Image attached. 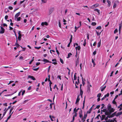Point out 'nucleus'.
Segmentation results:
<instances>
[{"instance_id": "nucleus-8", "label": "nucleus", "mask_w": 122, "mask_h": 122, "mask_svg": "<svg viewBox=\"0 0 122 122\" xmlns=\"http://www.w3.org/2000/svg\"><path fill=\"white\" fill-rule=\"evenodd\" d=\"M14 31V32L15 33V35L16 37V42L15 44V46H16L17 47H18L20 46L17 43V36L16 35V34H15V31Z\"/></svg>"}, {"instance_id": "nucleus-23", "label": "nucleus", "mask_w": 122, "mask_h": 122, "mask_svg": "<svg viewBox=\"0 0 122 122\" xmlns=\"http://www.w3.org/2000/svg\"><path fill=\"white\" fill-rule=\"evenodd\" d=\"M13 112L12 113H11V114H10V115L7 118V120H9V119L11 117V115L13 113Z\"/></svg>"}, {"instance_id": "nucleus-39", "label": "nucleus", "mask_w": 122, "mask_h": 122, "mask_svg": "<svg viewBox=\"0 0 122 122\" xmlns=\"http://www.w3.org/2000/svg\"><path fill=\"white\" fill-rule=\"evenodd\" d=\"M101 95V93H99V94H98L97 95V97H98L100 98Z\"/></svg>"}, {"instance_id": "nucleus-21", "label": "nucleus", "mask_w": 122, "mask_h": 122, "mask_svg": "<svg viewBox=\"0 0 122 122\" xmlns=\"http://www.w3.org/2000/svg\"><path fill=\"white\" fill-rule=\"evenodd\" d=\"M75 48L76 50H79L80 49V47L79 46H78L76 47Z\"/></svg>"}, {"instance_id": "nucleus-47", "label": "nucleus", "mask_w": 122, "mask_h": 122, "mask_svg": "<svg viewBox=\"0 0 122 122\" xmlns=\"http://www.w3.org/2000/svg\"><path fill=\"white\" fill-rule=\"evenodd\" d=\"M85 97H84V101H83V106L84 107V104L85 103Z\"/></svg>"}, {"instance_id": "nucleus-34", "label": "nucleus", "mask_w": 122, "mask_h": 122, "mask_svg": "<svg viewBox=\"0 0 122 122\" xmlns=\"http://www.w3.org/2000/svg\"><path fill=\"white\" fill-rule=\"evenodd\" d=\"M101 46V41L100 42H99L98 44L97 47H100Z\"/></svg>"}, {"instance_id": "nucleus-5", "label": "nucleus", "mask_w": 122, "mask_h": 122, "mask_svg": "<svg viewBox=\"0 0 122 122\" xmlns=\"http://www.w3.org/2000/svg\"><path fill=\"white\" fill-rule=\"evenodd\" d=\"M42 61H43L45 62L44 63V64H45L46 63H47V62H49V63H51V62H50V61H48V60H47L45 58H44L43 60H42Z\"/></svg>"}, {"instance_id": "nucleus-52", "label": "nucleus", "mask_w": 122, "mask_h": 122, "mask_svg": "<svg viewBox=\"0 0 122 122\" xmlns=\"http://www.w3.org/2000/svg\"><path fill=\"white\" fill-rule=\"evenodd\" d=\"M78 82L76 81V83H75V86H76V88H77V85H78Z\"/></svg>"}, {"instance_id": "nucleus-32", "label": "nucleus", "mask_w": 122, "mask_h": 122, "mask_svg": "<svg viewBox=\"0 0 122 122\" xmlns=\"http://www.w3.org/2000/svg\"><path fill=\"white\" fill-rule=\"evenodd\" d=\"M30 100L29 99H27L25 100L23 104H25L26 102H28Z\"/></svg>"}, {"instance_id": "nucleus-12", "label": "nucleus", "mask_w": 122, "mask_h": 122, "mask_svg": "<svg viewBox=\"0 0 122 122\" xmlns=\"http://www.w3.org/2000/svg\"><path fill=\"white\" fill-rule=\"evenodd\" d=\"M81 85H80V95L81 96V97H82V94L83 93V91H82L81 90Z\"/></svg>"}, {"instance_id": "nucleus-50", "label": "nucleus", "mask_w": 122, "mask_h": 122, "mask_svg": "<svg viewBox=\"0 0 122 122\" xmlns=\"http://www.w3.org/2000/svg\"><path fill=\"white\" fill-rule=\"evenodd\" d=\"M82 84H83V85H84V84H85V83H84V82L83 81V77H82Z\"/></svg>"}, {"instance_id": "nucleus-15", "label": "nucleus", "mask_w": 122, "mask_h": 122, "mask_svg": "<svg viewBox=\"0 0 122 122\" xmlns=\"http://www.w3.org/2000/svg\"><path fill=\"white\" fill-rule=\"evenodd\" d=\"M28 77L32 79L33 80H35V78L33 76H28Z\"/></svg>"}, {"instance_id": "nucleus-56", "label": "nucleus", "mask_w": 122, "mask_h": 122, "mask_svg": "<svg viewBox=\"0 0 122 122\" xmlns=\"http://www.w3.org/2000/svg\"><path fill=\"white\" fill-rule=\"evenodd\" d=\"M113 72H113V71H112V72H111V75H110V76H112V74H113Z\"/></svg>"}, {"instance_id": "nucleus-16", "label": "nucleus", "mask_w": 122, "mask_h": 122, "mask_svg": "<svg viewBox=\"0 0 122 122\" xmlns=\"http://www.w3.org/2000/svg\"><path fill=\"white\" fill-rule=\"evenodd\" d=\"M118 108H119V111H121L122 110V104L120 105L118 107Z\"/></svg>"}, {"instance_id": "nucleus-42", "label": "nucleus", "mask_w": 122, "mask_h": 122, "mask_svg": "<svg viewBox=\"0 0 122 122\" xmlns=\"http://www.w3.org/2000/svg\"><path fill=\"white\" fill-rule=\"evenodd\" d=\"M59 27L60 28H61V24L60 23V21H59Z\"/></svg>"}, {"instance_id": "nucleus-44", "label": "nucleus", "mask_w": 122, "mask_h": 122, "mask_svg": "<svg viewBox=\"0 0 122 122\" xmlns=\"http://www.w3.org/2000/svg\"><path fill=\"white\" fill-rule=\"evenodd\" d=\"M41 48V46H39V47H35V49H40V48Z\"/></svg>"}, {"instance_id": "nucleus-35", "label": "nucleus", "mask_w": 122, "mask_h": 122, "mask_svg": "<svg viewBox=\"0 0 122 122\" xmlns=\"http://www.w3.org/2000/svg\"><path fill=\"white\" fill-rule=\"evenodd\" d=\"M92 25L93 26H95L96 25V23L95 22H93L92 23Z\"/></svg>"}, {"instance_id": "nucleus-54", "label": "nucleus", "mask_w": 122, "mask_h": 122, "mask_svg": "<svg viewBox=\"0 0 122 122\" xmlns=\"http://www.w3.org/2000/svg\"><path fill=\"white\" fill-rule=\"evenodd\" d=\"M96 51H94L93 53V54L95 55L96 54Z\"/></svg>"}, {"instance_id": "nucleus-48", "label": "nucleus", "mask_w": 122, "mask_h": 122, "mask_svg": "<svg viewBox=\"0 0 122 122\" xmlns=\"http://www.w3.org/2000/svg\"><path fill=\"white\" fill-rule=\"evenodd\" d=\"M80 27V26H78L77 27L76 26H75V29H76V30H77Z\"/></svg>"}, {"instance_id": "nucleus-37", "label": "nucleus", "mask_w": 122, "mask_h": 122, "mask_svg": "<svg viewBox=\"0 0 122 122\" xmlns=\"http://www.w3.org/2000/svg\"><path fill=\"white\" fill-rule=\"evenodd\" d=\"M118 32V30L116 29L114 31V34H115L116 32Z\"/></svg>"}, {"instance_id": "nucleus-22", "label": "nucleus", "mask_w": 122, "mask_h": 122, "mask_svg": "<svg viewBox=\"0 0 122 122\" xmlns=\"http://www.w3.org/2000/svg\"><path fill=\"white\" fill-rule=\"evenodd\" d=\"M13 109H14V107H12L11 108V109H10V111L9 114H10L11 112L12 111V110H13Z\"/></svg>"}, {"instance_id": "nucleus-59", "label": "nucleus", "mask_w": 122, "mask_h": 122, "mask_svg": "<svg viewBox=\"0 0 122 122\" xmlns=\"http://www.w3.org/2000/svg\"><path fill=\"white\" fill-rule=\"evenodd\" d=\"M82 111L81 110L80 111L79 113V114L80 115L81 114H82Z\"/></svg>"}, {"instance_id": "nucleus-57", "label": "nucleus", "mask_w": 122, "mask_h": 122, "mask_svg": "<svg viewBox=\"0 0 122 122\" xmlns=\"http://www.w3.org/2000/svg\"><path fill=\"white\" fill-rule=\"evenodd\" d=\"M86 42L85 41V40L84 41V42L83 44V45L84 46H85L86 45Z\"/></svg>"}, {"instance_id": "nucleus-43", "label": "nucleus", "mask_w": 122, "mask_h": 122, "mask_svg": "<svg viewBox=\"0 0 122 122\" xmlns=\"http://www.w3.org/2000/svg\"><path fill=\"white\" fill-rule=\"evenodd\" d=\"M60 60L62 64H63V60L61 58H60Z\"/></svg>"}, {"instance_id": "nucleus-46", "label": "nucleus", "mask_w": 122, "mask_h": 122, "mask_svg": "<svg viewBox=\"0 0 122 122\" xmlns=\"http://www.w3.org/2000/svg\"><path fill=\"white\" fill-rule=\"evenodd\" d=\"M25 90H23L22 91V96H23V95L25 93Z\"/></svg>"}, {"instance_id": "nucleus-51", "label": "nucleus", "mask_w": 122, "mask_h": 122, "mask_svg": "<svg viewBox=\"0 0 122 122\" xmlns=\"http://www.w3.org/2000/svg\"><path fill=\"white\" fill-rule=\"evenodd\" d=\"M8 8L10 10H12L13 8L11 6H9Z\"/></svg>"}, {"instance_id": "nucleus-60", "label": "nucleus", "mask_w": 122, "mask_h": 122, "mask_svg": "<svg viewBox=\"0 0 122 122\" xmlns=\"http://www.w3.org/2000/svg\"><path fill=\"white\" fill-rule=\"evenodd\" d=\"M52 12V10H49V14H51Z\"/></svg>"}, {"instance_id": "nucleus-58", "label": "nucleus", "mask_w": 122, "mask_h": 122, "mask_svg": "<svg viewBox=\"0 0 122 122\" xmlns=\"http://www.w3.org/2000/svg\"><path fill=\"white\" fill-rule=\"evenodd\" d=\"M115 99H114V100L113 101V103L114 104H116V102H115V101L114 100Z\"/></svg>"}, {"instance_id": "nucleus-36", "label": "nucleus", "mask_w": 122, "mask_h": 122, "mask_svg": "<svg viewBox=\"0 0 122 122\" xmlns=\"http://www.w3.org/2000/svg\"><path fill=\"white\" fill-rule=\"evenodd\" d=\"M17 21H20V20L21 18L20 17H19L18 18H17Z\"/></svg>"}, {"instance_id": "nucleus-18", "label": "nucleus", "mask_w": 122, "mask_h": 122, "mask_svg": "<svg viewBox=\"0 0 122 122\" xmlns=\"http://www.w3.org/2000/svg\"><path fill=\"white\" fill-rule=\"evenodd\" d=\"M72 55V54L71 53H69L68 54V56L67 57V58H70Z\"/></svg>"}, {"instance_id": "nucleus-63", "label": "nucleus", "mask_w": 122, "mask_h": 122, "mask_svg": "<svg viewBox=\"0 0 122 122\" xmlns=\"http://www.w3.org/2000/svg\"><path fill=\"white\" fill-rule=\"evenodd\" d=\"M21 37H18V38L19 40L20 41L21 40Z\"/></svg>"}, {"instance_id": "nucleus-33", "label": "nucleus", "mask_w": 122, "mask_h": 122, "mask_svg": "<svg viewBox=\"0 0 122 122\" xmlns=\"http://www.w3.org/2000/svg\"><path fill=\"white\" fill-rule=\"evenodd\" d=\"M96 33H97V36H99V35H100L101 34V32H100V33H99V32H98L96 30Z\"/></svg>"}, {"instance_id": "nucleus-19", "label": "nucleus", "mask_w": 122, "mask_h": 122, "mask_svg": "<svg viewBox=\"0 0 122 122\" xmlns=\"http://www.w3.org/2000/svg\"><path fill=\"white\" fill-rule=\"evenodd\" d=\"M94 11H97L98 13L99 14H100V10L97 9H96L94 10Z\"/></svg>"}, {"instance_id": "nucleus-9", "label": "nucleus", "mask_w": 122, "mask_h": 122, "mask_svg": "<svg viewBox=\"0 0 122 122\" xmlns=\"http://www.w3.org/2000/svg\"><path fill=\"white\" fill-rule=\"evenodd\" d=\"M80 96V95H79L78 96L77 98L76 101V104H77L79 102V101L80 100V98L79 97Z\"/></svg>"}, {"instance_id": "nucleus-7", "label": "nucleus", "mask_w": 122, "mask_h": 122, "mask_svg": "<svg viewBox=\"0 0 122 122\" xmlns=\"http://www.w3.org/2000/svg\"><path fill=\"white\" fill-rule=\"evenodd\" d=\"M109 93H107L106 95H105L101 99L102 100L105 99V98L107 97H108L109 96Z\"/></svg>"}, {"instance_id": "nucleus-14", "label": "nucleus", "mask_w": 122, "mask_h": 122, "mask_svg": "<svg viewBox=\"0 0 122 122\" xmlns=\"http://www.w3.org/2000/svg\"><path fill=\"white\" fill-rule=\"evenodd\" d=\"M108 3L107 5L108 7H110L111 5V2L108 0H107V1Z\"/></svg>"}, {"instance_id": "nucleus-11", "label": "nucleus", "mask_w": 122, "mask_h": 122, "mask_svg": "<svg viewBox=\"0 0 122 122\" xmlns=\"http://www.w3.org/2000/svg\"><path fill=\"white\" fill-rule=\"evenodd\" d=\"M41 25L42 26H44V25H47L48 24L47 22H42L41 24Z\"/></svg>"}, {"instance_id": "nucleus-61", "label": "nucleus", "mask_w": 122, "mask_h": 122, "mask_svg": "<svg viewBox=\"0 0 122 122\" xmlns=\"http://www.w3.org/2000/svg\"><path fill=\"white\" fill-rule=\"evenodd\" d=\"M22 92V91H21L18 94V96H20L21 95V92Z\"/></svg>"}, {"instance_id": "nucleus-30", "label": "nucleus", "mask_w": 122, "mask_h": 122, "mask_svg": "<svg viewBox=\"0 0 122 122\" xmlns=\"http://www.w3.org/2000/svg\"><path fill=\"white\" fill-rule=\"evenodd\" d=\"M34 58V57H33V59H32V60H31V61L29 62V64H31L32 62L34 60V59H33Z\"/></svg>"}, {"instance_id": "nucleus-31", "label": "nucleus", "mask_w": 122, "mask_h": 122, "mask_svg": "<svg viewBox=\"0 0 122 122\" xmlns=\"http://www.w3.org/2000/svg\"><path fill=\"white\" fill-rule=\"evenodd\" d=\"M71 38L70 39V43H71L72 41V35H71Z\"/></svg>"}, {"instance_id": "nucleus-40", "label": "nucleus", "mask_w": 122, "mask_h": 122, "mask_svg": "<svg viewBox=\"0 0 122 122\" xmlns=\"http://www.w3.org/2000/svg\"><path fill=\"white\" fill-rule=\"evenodd\" d=\"M21 32L20 31H19L18 32V35H19V37H21V34H20V33Z\"/></svg>"}, {"instance_id": "nucleus-45", "label": "nucleus", "mask_w": 122, "mask_h": 122, "mask_svg": "<svg viewBox=\"0 0 122 122\" xmlns=\"http://www.w3.org/2000/svg\"><path fill=\"white\" fill-rule=\"evenodd\" d=\"M116 6H117L116 4L115 3L114 4L113 6V8H115L116 7Z\"/></svg>"}, {"instance_id": "nucleus-3", "label": "nucleus", "mask_w": 122, "mask_h": 122, "mask_svg": "<svg viewBox=\"0 0 122 122\" xmlns=\"http://www.w3.org/2000/svg\"><path fill=\"white\" fill-rule=\"evenodd\" d=\"M77 110H76V108H74L73 112L72 113V114L73 115V116L74 117H75L77 116Z\"/></svg>"}, {"instance_id": "nucleus-10", "label": "nucleus", "mask_w": 122, "mask_h": 122, "mask_svg": "<svg viewBox=\"0 0 122 122\" xmlns=\"http://www.w3.org/2000/svg\"><path fill=\"white\" fill-rule=\"evenodd\" d=\"M20 12H19L16 13L15 15V19H16L18 17V16L20 15Z\"/></svg>"}, {"instance_id": "nucleus-28", "label": "nucleus", "mask_w": 122, "mask_h": 122, "mask_svg": "<svg viewBox=\"0 0 122 122\" xmlns=\"http://www.w3.org/2000/svg\"><path fill=\"white\" fill-rule=\"evenodd\" d=\"M92 62L93 63V64L94 65V66H95V63L93 59H92Z\"/></svg>"}, {"instance_id": "nucleus-38", "label": "nucleus", "mask_w": 122, "mask_h": 122, "mask_svg": "<svg viewBox=\"0 0 122 122\" xmlns=\"http://www.w3.org/2000/svg\"><path fill=\"white\" fill-rule=\"evenodd\" d=\"M86 116H87V115H85H85L84 116V120H83V122H84V121H85V119H86Z\"/></svg>"}, {"instance_id": "nucleus-49", "label": "nucleus", "mask_w": 122, "mask_h": 122, "mask_svg": "<svg viewBox=\"0 0 122 122\" xmlns=\"http://www.w3.org/2000/svg\"><path fill=\"white\" fill-rule=\"evenodd\" d=\"M8 16L7 15H6V16H5V19L6 20H7L8 19Z\"/></svg>"}, {"instance_id": "nucleus-27", "label": "nucleus", "mask_w": 122, "mask_h": 122, "mask_svg": "<svg viewBox=\"0 0 122 122\" xmlns=\"http://www.w3.org/2000/svg\"><path fill=\"white\" fill-rule=\"evenodd\" d=\"M122 24H119V29L121 30V29L122 28Z\"/></svg>"}, {"instance_id": "nucleus-64", "label": "nucleus", "mask_w": 122, "mask_h": 122, "mask_svg": "<svg viewBox=\"0 0 122 122\" xmlns=\"http://www.w3.org/2000/svg\"><path fill=\"white\" fill-rule=\"evenodd\" d=\"M100 105H97V106L96 107V108H97L98 109H99L100 107Z\"/></svg>"}, {"instance_id": "nucleus-26", "label": "nucleus", "mask_w": 122, "mask_h": 122, "mask_svg": "<svg viewBox=\"0 0 122 122\" xmlns=\"http://www.w3.org/2000/svg\"><path fill=\"white\" fill-rule=\"evenodd\" d=\"M101 26H99L97 27L96 29L97 30H100L101 29Z\"/></svg>"}, {"instance_id": "nucleus-1", "label": "nucleus", "mask_w": 122, "mask_h": 122, "mask_svg": "<svg viewBox=\"0 0 122 122\" xmlns=\"http://www.w3.org/2000/svg\"><path fill=\"white\" fill-rule=\"evenodd\" d=\"M106 116H105L104 117L105 120L106 122H117L116 120V118H115L113 119H108V118H112L114 117L115 115V113H114L112 114H110L109 113H107L106 112Z\"/></svg>"}, {"instance_id": "nucleus-25", "label": "nucleus", "mask_w": 122, "mask_h": 122, "mask_svg": "<svg viewBox=\"0 0 122 122\" xmlns=\"http://www.w3.org/2000/svg\"><path fill=\"white\" fill-rule=\"evenodd\" d=\"M39 69V68L38 67L36 68H32V69L34 71H37Z\"/></svg>"}, {"instance_id": "nucleus-41", "label": "nucleus", "mask_w": 122, "mask_h": 122, "mask_svg": "<svg viewBox=\"0 0 122 122\" xmlns=\"http://www.w3.org/2000/svg\"><path fill=\"white\" fill-rule=\"evenodd\" d=\"M5 111L4 112V113L3 114V117L5 115L6 113L7 112L5 110V111Z\"/></svg>"}, {"instance_id": "nucleus-17", "label": "nucleus", "mask_w": 122, "mask_h": 122, "mask_svg": "<svg viewBox=\"0 0 122 122\" xmlns=\"http://www.w3.org/2000/svg\"><path fill=\"white\" fill-rule=\"evenodd\" d=\"M122 114V111L121 112H118L117 114V116H118Z\"/></svg>"}, {"instance_id": "nucleus-55", "label": "nucleus", "mask_w": 122, "mask_h": 122, "mask_svg": "<svg viewBox=\"0 0 122 122\" xmlns=\"http://www.w3.org/2000/svg\"><path fill=\"white\" fill-rule=\"evenodd\" d=\"M49 117L51 119V120L52 121H53V120L52 119V117H51V115H50L49 116Z\"/></svg>"}, {"instance_id": "nucleus-6", "label": "nucleus", "mask_w": 122, "mask_h": 122, "mask_svg": "<svg viewBox=\"0 0 122 122\" xmlns=\"http://www.w3.org/2000/svg\"><path fill=\"white\" fill-rule=\"evenodd\" d=\"M0 28L1 30H0V33L1 34H3L5 32V30L2 27L0 26Z\"/></svg>"}, {"instance_id": "nucleus-13", "label": "nucleus", "mask_w": 122, "mask_h": 122, "mask_svg": "<svg viewBox=\"0 0 122 122\" xmlns=\"http://www.w3.org/2000/svg\"><path fill=\"white\" fill-rule=\"evenodd\" d=\"M106 86H104L103 87L102 86L101 87V91L102 92L103 91L104 89L106 88Z\"/></svg>"}, {"instance_id": "nucleus-53", "label": "nucleus", "mask_w": 122, "mask_h": 122, "mask_svg": "<svg viewBox=\"0 0 122 122\" xmlns=\"http://www.w3.org/2000/svg\"><path fill=\"white\" fill-rule=\"evenodd\" d=\"M42 2L44 3H45L46 2V0H41Z\"/></svg>"}, {"instance_id": "nucleus-4", "label": "nucleus", "mask_w": 122, "mask_h": 122, "mask_svg": "<svg viewBox=\"0 0 122 122\" xmlns=\"http://www.w3.org/2000/svg\"><path fill=\"white\" fill-rule=\"evenodd\" d=\"M99 5V4H96L90 7L91 8L93 9L97 7Z\"/></svg>"}, {"instance_id": "nucleus-29", "label": "nucleus", "mask_w": 122, "mask_h": 122, "mask_svg": "<svg viewBox=\"0 0 122 122\" xmlns=\"http://www.w3.org/2000/svg\"><path fill=\"white\" fill-rule=\"evenodd\" d=\"M11 107V106H9L8 107V108L6 109V108H5V109H4V111H5V110L6 111H7V110L9 109Z\"/></svg>"}, {"instance_id": "nucleus-62", "label": "nucleus", "mask_w": 122, "mask_h": 122, "mask_svg": "<svg viewBox=\"0 0 122 122\" xmlns=\"http://www.w3.org/2000/svg\"><path fill=\"white\" fill-rule=\"evenodd\" d=\"M31 89V87L30 86L28 88V90H30Z\"/></svg>"}, {"instance_id": "nucleus-24", "label": "nucleus", "mask_w": 122, "mask_h": 122, "mask_svg": "<svg viewBox=\"0 0 122 122\" xmlns=\"http://www.w3.org/2000/svg\"><path fill=\"white\" fill-rule=\"evenodd\" d=\"M76 73H75V74L74 76V80H76V79H77L76 77Z\"/></svg>"}, {"instance_id": "nucleus-2", "label": "nucleus", "mask_w": 122, "mask_h": 122, "mask_svg": "<svg viewBox=\"0 0 122 122\" xmlns=\"http://www.w3.org/2000/svg\"><path fill=\"white\" fill-rule=\"evenodd\" d=\"M108 110H107L106 109H104L102 111L103 112H105V114L106 112L107 113H109L110 114H111V113L113 112L114 111V110L113 108H112L110 104H108Z\"/></svg>"}, {"instance_id": "nucleus-20", "label": "nucleus", "mask_w": 122, "mask_h": 122, "mask_svg": "<svg viewBox=\"0 0 122 122\" xmlns=\"http://www.w3.org/2000/svg\"><path fill=\"white\" fill-rule=\"evenodd\" d=\"M92 107L89 109L88 111L87 112V113L89 114L91 112L92 110Z\"/></svg>"}]
</instances>
